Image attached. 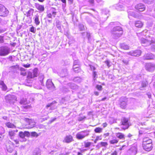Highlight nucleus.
<instances>
[{"label": "nucleus", "instance_id": "obj_1", "mask_svg": "<svg viewBox=\"0 0 155 155\" xmlns=\"http://www.w3.org/2000/svg\"><path fill=\"white\" fill-rule=\"evenodd\" d=\"M140 41L143 46H147L152 45V49L155 50V39L149 38H145L143 37L139 39Z\"/></svg>", "mask_w": 155, "mask_h": 155}, {"label": "nucleus", "instance_id": "obj_2", "mask_svg": "<svg viewBox=\"0 0 155 155\" xmlns=\"http://www.w3.org/2000/svg\"><path fill=\"white\" fill-rule=\"evenodd\" d=\"M123 33L122 28L120 27H114L111 31V36L114 39L120 37Z\"/></svg>", "mask_w": 155, "mask_h": 155}, {"label": "nucleus", "instance_id": "obj_3", "mask_svg": "<svg viewBox=\"0 0 155 155\" xmlns=\"http://www.w3.org/2000/svg\"><path fill=\"white\" fill-rule=\"evenodd\" d=\"M89 131L85 130L78 133L76 135V138L78 140H82L89 134Z\"/></svg>", "mask_w": 155, "mask_h": 155}, {"label": "nucleus", "instance_id": "obj_4", "mask_svg": "<svg viewBox=\"0 0 155 155\" xmlns=\"http://www.w3.org/2000/svg\"><path fill=\"white\" fill-rule=\"evenodd\" d=\"M30 135V133L28 131L20 132L19 133V135L20 137V141L22 142L26 141V139L25 138V137H29Z\"/></svg>", "mask_w": 155, "mask_h": 155}, {"label": "nucleus", "instance_id": "obj_5", "mask_svg": "<svg viewBox=\"0 0 155 155\" xmlns=\"http://www.w3.org/2000/svg\"><path fill=\"white\" fill-rule=\"evenodd\" d=\"M9 49L8 47L6 46L0 47V56H5L9 54Z\"/></svg>", "mask_w": 155, "mask_h": 155}, {"label": "nucleus", "instance_id": "obj_6", "mask_svg": "<svg viewBox=\"0 0 155 155\" xmlns=\"http://www.w3.org/2000/svg\"><path fill=\"white\" fill-rule=\"evenodd\" d=\"M9 13V11L2 4H0V16H7Z\"/></svg>", "mask_w": 155, "mask_h": 155}, {"label": "nucleus", "instance_id": "obj_7", "mask_svg": "<svg viewBox=\"0 0 155 155\" xmlns=\"http://www.w3.org/2000/svg\"><path fill=\"white\" fill-rule=\"evenodd\" d=\"M137 151V146L134 144L127 151V155H135Z\"/></svg>", "mask_w": 155, "mask_h": 155}, {"label": "nucleus", "instance_id": "obj_8", "mask_svg": "<svg viewBox=\"0 0 155 155\" xmlns=\"http://www.w3.org/2000/svg\"><path fill=\"white\" fill-rule=\"evenodd\" d=\"M5 99L7 102L12 104L16 101V98L14 95H9L5 97Z\"/></svg>", "mask_w": 155, "mask_h": 155}, {"label": "nucleus", "instance_id": "obj_9", "mask_svg": "<svg viewBox=\"0 0 155 155\" xmlns=\"http://www.w3.org/2000/svg\"><path fill=\"white\" fill-rule=\"evenodd\" d=\"M74 141L72 136L71 135H66L63 140V142L67 143H70Z\"/></svg>", "mask_w": 155, "mask_h": 155}, {"label": "nucleus", "instance_id": "obj_10", "mask_svg": "<svg viewBox=\"0 0 155 155\" xmlns=\"http://www.w3.org/2000/svg\"><path fill=\"white\" fill-rule=\"evenodd\" d=\"M15 144L10 141H8L6 144V147L7 150L9 153H11L14 149Z\"/></svg>", "mask_w": 155, "mask_h": 155}, {"label": "nucleus", "instance_id": "obj_11", "mask_svg": "<svg viewBox=\"0 0 155 155\" xmlns=\"http://www.w3.org/2000/svg\"><path fill=\"white\" fill-rule=\"evenodd\" d=\"M120 107L123 109L125 108L127 105V98L125 97H122L120 99Z\"/></svg>", "mask_w": 155, "mask_h": 155}, {"label": "nucleus", "instance_id": "obj_12", "mask_svg": "<svg viewBox=\"0 0 155 155\" xmlns=\"http://www.w3.org/2000/svg\"><path fill=\"white\" fill-rule=\"evenodd\" d=\"M46 85L47 87L51 90H54L55 88L54 84L52 82L51 79H49L46 82Z\"/></svg>", "mask_w": 155, "mask_h": 155}, {"label": "nucleus", "instance_id": "obj_13", "mask_svg": "<svg viewBox=\"0 0 155 155\" xmlns=\"http://www.w3.org/2000/svg\"><path fill=\"white\" fill-rule=\"evenodd\" d=\"M122 128L124 129H127L129 127L128 120L127 118H124L122 120Z\"/></svg>", "mask_w": 155, "mask_h": 155}, {"label": "nucleus", "instance_id": "obj_14", "mask_svg": "<svg viewBox=\"0 0 155 155\" xmlns=\"http://www.w3.org/2000/svg\"><path fill=\"white\" fill-rule=\"evenodd\" d=\"M141 52L140 50H136L134 51H132L129 53L128 54L132 56L138 57L140 56L141 54Z\"/></svg>", "mask_w": 155, "mask_h": 155}, {"label": "nucleus", "instance_id": "obj_15", "mask_svg": "<svg viewBox=\"0 0 155 155\" xmlns=\"http://www.w3.org/2000/svg\"><path fill=\"white\" fill-rule=\"evenodd\" d=\"M146 69L150 71H153L155 69V65L151 63H148L146 64Z\"/></svg>", "mask_w": 155, "mask_h": 155}, {"label": "nucleus", "instance_id": "obj_16", "mask_svg": "<svg viewBox=\"0 0 155 155\" xmlns=\"http://www.w3.org/2000/svg\"><path fill=\"white\" fill-rule=\"evenodd\" d=\"M144 150L147 151H150L152 148V143L142 144Z\"/></svg>", "mask_w": 155, "mask_h": 155}, {"label": "nucleus", "instance_id": "obj_17", "mask_svg": "<svg viewBox=\"0 0 155 155\" xmlns=\"http://www.w3.org/2000/svg\"><path fill=\"white\" fill-rule=\"evenodd\" d=\"M36 8L38 10V12L41 13L43 12L45 10L44 6L38 3H36L35 5Z\"/></svg>", "mask_w": 155, "mask_h": 155}, {"label": "nucleus", "instance_id": "obj_18", "mask_svg": "<svg viewBox=\"0 0 155 155\" xmlns=\"http://www.w3.org/2000/svg\"><path fill=\"white\" fill-rule=\"evenodd\" d=\"M135 8L139 11H143L145 9V6L142 4H139L135 6Z\"/></svg>", "mask_w": 155, "mask_h": 155}, {"label": "nucleus", "instance_id": "obj_19", "mask_svg": "<svg viewBox=\"0 0 155 155\" xmlns=\"http://www.w3.org/2000/svg\"><path fill=\"white\" fill-rule=\"evenodd\" d=\"M147 31V30H145L141 32L137 33V35L139 37V39L141 38L142 37L146 35V33Z\"/></svg>", "mask_w": 155, "mask_h": 155}, {"label": "nucleus", "instance_id": "obj_20", "mask_svg": "<svg viewBox=\"0 0 155 155\" xmlns=\"http://www.w3.org/2000/svg\"><path fill=\"white\" fill-rule=\"evenodd\" d=\"M18 131L17 130H13L9 131V135L11 139H12L14 138V137L15 134V133L17 132Z\"/></svg>", "mask_w": 155, "mask_h": 155}, {"label": "nucleus", "instance_id": "obj_21", "mask_svg": "<svg viewBox=\"0 0 155 155\" xmlns=\"http://www.w3.org/2000/svg\"><path fill=\"white\" fill-rule=\"evenodd\" d=\"M29 123V126L27 127L29 129H30L34 127L35 125V123L34 122H33L32 120L27 119V120Z\"/></svg>", "mask_w": 155, "mask_h": 155}, {"label": "nucleus", "instance_id": "obj_22", "mask_svg": "<svg viewBox=\"0 0 155 155\" xmlns=\"http://www.w3.org/2000/svg\"><path fill=\"white\" fill-rule=\"evenodd\" d=\"M152 143V140L148 137H144L143 139L142 144L149 143Z\"/></svg>", "mask_w": 155, "mask_h": 155}, {"label": "nucleus", "instance_id": "obj_23", "mask_svg": "<svg viewBox=\"0 0 155 155\" xmlns=\"http://www.w3.org/2000/svg\"><path fill=\"white\" fill-rule=\"evenodd\" d=\"M0 88L3 91H5L7 90V86L2 81H0Z\"/></svg>", "mask_w": 155, "mask_h": 155}, {"label": "nucleus", "instance_id": "obj_24", "mask_svg": "<svg viewBox=\"0 0 155 155\" xmlns=\"http://www.w3.org/2000/svg\"><path fill=\"white\" fill-rule=\"evenodd\" d=\"M116 137L120 139H124V135L122 133L118 132L115 134Z\"/></svg>", "mask_w": 155, "mask_h": 155}, {"label": "nucleus", "instance_id": "obj_25", "mask_svg": "<svg viewBox=\"0 0 155 155\" xmlns=\"http://www.w3.org/2000/svg\"><path fill=\"white\" fill-rule=\"evenodd\" d=\"M39 16L38 14L36 15L34 18L35 23L36 25H39L40 23V21L39 19Z\"/></svg>", "mask_w": 155, "mask_h": 155}, {"label": "nucleus", "instance_id": "obj_26", "mask_svg": "<svg viewBox=\"0 0 155 155\" xmlns=\"http://www.w3.org/2000/svg\"><path fill=\"white\" fill-rule=\"evenodd\" d=\"M67 70L65 69L61 72L59 74V75L61 77H64L67 75Z\"/></svg>", "mask_w": 155, "mask_h": 155}, {"label": "nucleus", "instance_id": "obj_27", "mask_svg": "<svg viewBox=\"0 0 155 155\" xmlns=\"http://www.w3.org/2000/svg\"><path fill=\"white\" fill-rule=\"evenodd\" d=\"M153 58V56L152 54H147L144 56V58L146 60L152 59Z\"/></svg>", "mask_w": 155, "mask_h": 155}, {"label": "nucleus", "instance_id": "obj_28", "mask_svg": "<svg viewBox=\"0 0 155 155\" xmlns=\"http://www.w3.org/2000/svg\"><path fill=\"white\" fill-rule=\"evenodd\" d=\"M84 147L86 148V149L88 148V150L89 149L90 147L92 145L93 143L90 142L85 141L84 142Z\"/></svg>", "mask_w": 155, "mask_h": 155}, {"label": "nucleus", "instance_id": "obj_29", "mask_svg": "<svg viewBox=\"0 0 155 155\" xmlns=\"http://www.w3.org/2000/svg\"><path fill=\"white\" fill-rule=\"evenodd\" d=\"M135 25L137 27L141 28L143 26V24L140 21H138L135 22Z\"/></svg>", "mask_w": 155, "mask_h": 155}, {"label": "nucleus", "instance_id": "obj_30", "mask_svg": "<svg viewBox=\"0 0 155 155\" xmlns=\"http://www.w3.org/2000/svg\"><path fill=\"white\" fill-rule=\"evenodd\" d=\"M6 125L8 128H15L16 127L15 125L10 122H7L5 123Z\"/></svg>", "mask_w": 155, "mask_h": 155}, {"label": "nucleus", "instance_id": "obj_31", "mask_svg": "<svg viewBox=\"0 0 155 155\" xmlns=\"http://www.w3.org/2000/svg\"><path fill=\"white\" fill-rule=\"evenodd\" d=\"M68 85L72 89H74L78 88V86L74 84L69 83Z\"/></svg>", "mask_w": 155, "mask_h": 155}, {"label": "nucleus", "instance_id": "obj_32", "mask_svg": "<svg viewBox=\"0 0 155 155\" xmlns=\"http://www.w3.org/2000/svg\"><path fill=\"white\" fill-rule=\"evenodd\" d=\"M147 82L146 81H144L142 82L141 86L142 87H140V89L141 90H143L144 89V88L146 87Z\"/></svg>", "mask_w": 155, "mask_h": 155}, {"label": "nucleus", "instance_id": "obj_33", "mask_svg": "<svg viewBox=\"0 0 155 155\" xmlns=\"http://www.w3.org/2000/svg\"><path fill=\"white\" fill-rule=\"evenodd\" d=\"M128 17L130 18V16H132L134 17H136V15L135 13L132 11H128Z\"/></svg>", "mask_w": 155, "mask_h": 155}, {"label": "nucleus", "instance_id": "obj_34", "mask_svg": "<svg viewBox=\"0 0 155 155\" xmlns=\"http://www.w3.org/2000/svg\"><path fill=\"white\" fill-rule=\"evenodd\" d=\"M116 9L118 11H122L124 10V7L120 5H118L116 6Z\"/></svg>", "mask_w": 155, "mask_h": 155}, {"label": "nucleus", "instance_id": "obj_35", "mask_svg": "<svg viewBox=\"0 0 155 155\" xmlns=\"http://www.w3.org/2000/svg\"><path fill=\"white\" fill-rule=\"evenodd\" d=\"M121 47L124 50H128L129 49V47L127 45L125 44H122L121 45Z\"/></svg>", "mask_w": 155, "mask_h": 155}, {"label": "nucleus", "instance_id": "obj_36", "mask_svg": "<svg viewBox=\"0 0 155 155\" xmlns=\"http://www.w3.org/2000/svg\"><path fill=\"white\" fill-rule=\"evenodd\" d=\"M98 144L101 147H106L107 146L108 143L106 142H101L98 143Z\"/></svg>", "mask_w": 155, "mask_h": 155}, {"label": "nucleus", "instance_id": "obj_37", "mask_svg": "<svg viewBox=\"0 0 155 155\" xmlns=\"http://www.w3.org/2000/svg\"><path fill=\"white\" fill-rule=\"evenodd\" d=\"M118 142V140L116 138L110 140V143L111 144H114L117 143Z\"/></svg>", "mask_w": 155, "mask_h": 155}, {"label": "nucleus", "instance_id": "obj_38", "mask_svg": "<svg viewBox=\"0 0 155 155\" xmlns=\"http://www.w3.org/2000/svg\"><path fill=\"white\" fill-rule=\"evenodd\" d=\"M103 129L100 127H97L94 129V131L96 133H100L102 132Z\"/></svg>", "mask_w": 155, "mask_h": 155}, {"label": "nucleus", "instance_id": "obj_39", "mask_svg": "<svg viewBox=\"0 0 155 155\" xmlns=\"http://www.w3.org/2000/svg\"><path fill=\"white\" fill-rule=\"evenodd\" d=\"M92 76L93 80L95 81L96 78H97V72L95 71H93L92 73Z\"/></svg>", "mask_w": 155, "mask_h": 155}, {"label": "nucleus", "instance_id": "obj_40", "mask_svg": "<svg viewBox=\"0 0 155 155\" xmlns=\"http://www.w3.org/2000/svg\"><path fill=\"white\" fill-rule=\"evenodd\" d=\"M29 30L31 32L34 33H35L36 31V28L34 27L33 26H32L30 28Z\"/></svg>", "mask_w": 155, "mask_h": 155}, {"label": "nucleus", "instance_id": "obj_41", "mask_svg": "<svg viewBox=\"0 0 155 155\" xmlns=\"http://www.w3.org/2000/svg\"><path fill=\"white\" fill-rule=\"evenodd\" d=\"M33 155H41V152L39 150H35L33 153Z\"/></svg>", "mask_w": 155, "mask_h": 155}, {"label": "nucleus", "instance_id": "obj_42", "mask_svg": "<svg viewBox=\"0 0 155 155\" xmlns=\"http://www.w3.org/2000/svg\"><path fill=\"white\" fill-rule=\"evenodd\" d=\"M143 2L148 4H151L153 2V0H143Z\"/></svg>", "mask_w": 155, "mask_h": 155}, {"label": "nucleus", "instance_id": "obj_43", "mask_svg": "<svg viewBox=\"0 0 155 155\" xmlns=\"http://www.w3.org/2000/svg\"><path fill=\"white\" fill-rule=\"evenodd\" d=\"M31 136L33 137H37L39 135L35 132H33L31 133Z\"/></svg>", "mask_w": 155, "mask_h": 155}, {"label": "nucleus", "instance_id": "obj_44", "mask_svg": "<svg viewBox=\"0 0 155 155\" xmlns=\"http://www.w3.org/2000/svg\"><path fill=\"white\" fill-rule=\"evenodd\" d=\"M33 13V10L32 9L29 10L27 13V16H30Z\"/></svg>", "mask_w": 155, "mask_h": 155}, {"label": "nucleus", "instance_id": "obj_45", "mask_svg": "<svg viewBox=\"0 0 155 155\" xmlns=\"http://www.w3.org/2000/svg\"><path fill=\"white\" fill-rule=\"evenodd\" d=\"M102 139V138L101 136H97L96 137V138L94 140V142L95 143H96V142L98 140H100Z\"/></svg>", "mask_w": 155, "mask_h": 155}, {"label": "nucleus", "instance_id": "obj_46", "mask_svg": "<svg viewBox=\"0 0 155 155\" xmlns=\"http://www.w3.org/2000/svg\"><path fill=\"white\" fill-rule=\"evenodd\" d=\"M96 88L99 91H101L102 90V87L101 85H97L96 86Z\"/></svg>", "mask_w": 155, "mask_h": 155}, {"label": "nucleus", "instance_id": "obj_47", "mask_svg": "<svg viewBox=\"0 0 155 155\" xmlns=\"http://www.w3.org/2000/svg\"><path fill=\"white\" fill-rule=\"evenodd\" d=\"M26 99H23L21 100L20 101V103L21 104H25L26 103Z\"/></svg>", "mask_w": 155, "mask_h": 155}, {"label": "nucleus", "instance_id": "obj_48", "mask_svg": "<svg viewBox=\"0 0 155 155\" xmlns=\"http://www.w3.org/2000/svg\"><path fill=\"white\" fill-rule=\"evenodd\" d=\"M37 69H35L33 71L34 77H36L37 75Z\"/></svg>", "mask_w": 155, "mask_h": 155}, {"label": "nucleus", "instance_id": "obj_49", "mask_svg": "<svg viewBox=\"0 0 155 155\" xmlns=\"http://www.w3.org/2000/svg\"><path fill=\"white\" fill-rule=\"evenodd\" d=\"M79 28L81 31L83 30L84 29V26L83 24H80L79 25Z\"/></svg>", "mask_w": 155, "mask_h": 155}, {"label": "nucleus", "instance_id": "obj_50", "mask_svg": "<svg viewBox=\"0 0 155 155\" xmlns=\"http://www.w3.org/2000/svg\"><path fill=\"white\" fill-rule=\"evenodd\" d=\"M86 118L85 116L81 117H78V120L79 121H82L83 120H84Z\"/></svg>", "mask_w": 155, "mask_h": 155}, {"label": "nucleus", "instance_id": "obj_51", "mask_svg": "<svg viewBox=\"0 0 155 155\" xmlns=\"http://www.w3.org/2000/svg\"><path fill=\"white\" fill-rule=\"evenodd\" d=\"M74 64L75 65L79 66L80 63L79 60H75L74 62Z\"/></svg>", "mask_w": 155, "mask_h": 155}, {"label": "nucleus", "instance_id": "obj_52", "mask_svg": "<svg viewBox=\"0 0 155 155\" xmlns=\"http://www.w3.org/2000/svg\"><path fill=\"white\" fill-rule=\"evenodd\" d=\"M89 66L90 67V69L93 71H94V70H95V68L93 65H89Z\"/></svg>", "mask_w": 155, "mask_h": 155}, {"label": "nucleus", "instance_id": "obj_53", "mask_svg": "<svg viewBox=\"0 0 155 155\" xmlns=\"http://www.w3.org/2000/svg\"><path fill=\"white\" fill-rule=\"evenodd\" d=\"M79 66L77 65H75L74 64L73 65V69L74 71H77L76 69H78Z\"/></svg>", "mask_w": 155, "mask_h": 155}, {"label": "nucleus", "instance_id": "obj_54", "mask_svg": "<svg viewBox=\"0 0 155 155\" xmlns=\"http://www.w3.org/2000/svg\"><path fill=\"white\" fill-rule=\"evenodd\" d=\"M4 42L3 37L0 36V44Z\"/></svg>", "mask_w": 155, "mask_h": 155}, {"label": "nucleus", "instance_id": "obj_55", "mask_svg": "<svg viewBox=\"0 0 155 155\" xmlns=\"http://www.w3.org/2000/svg\"><path fill=\"white\" fill-rule=\"evenodd\" d=\"M6 29L5 28H0V33L4 32L6 31Z\"/></svg>", "mask_w": 155, "mask_h": 155}, {"label": "nucleus", "instance_id": "obj_56", "mask_svg": "<svg viewBox=\"0 0 155 155\" xmlns=\"http://www.w3.org/2000/svg\"><path fill=\"white\" fill-rule=\"evenodd\" d=\"M74 81L79 82L81 81V79L79 77H77L74 79Z\"/></svg>", "mask_w": 155, "mask_h": 155}, {"label": "nucleus", "instance_id": "obj_57", "mask_svg": "<svg viewBox=\"0 0 155 155\" xmlns=\"http://www.w3.org/2000/svg\"><path fill=\"white\" fill-rule=\"evenodd\" d=\"M87 2H89L90 3L93 4L94 2V0H86Z\"/></svg>", "mask_w": 155, "mask_h": 155}, {"label": "nucleus", "instance_id": "obj_58", "mask_svg": "<svg viewBox=\"0 0 155 155\" xmlns=\"http://www.w3.org/2000/svg\"><path fill=\"white\" fill-rule=\"evenodd\" d=\"M23 66L25 68H28L30 67V64L28 63L26 64H24Z\"/></svg>", "mask_w": 155, "mask_h": 155}, {"label": "nucleus", "instance_id": "obj_59", "mask_svg": "<svg viewBox=\"0 0 155 155\" xmlns=\"http://www.w3.org/2000/svg\"><path fill=\"white\" fill-rule=\"evenodd\" d=\"M87 150H88V148L87 149H81V150H80V151L82 153H84V152L85 151Z\"/></svg>", "mask_w": 155, "mask_h": 155}, {"label": "nucleus", "instance_id": "obj_60", "mask_svg": "<svg viewBox=\"0 0 155 155\" xmlns=\"http://www.w3.org/2000/svg\"><path fill=\"white\" fill-rule=\"evenodd\" d=\"M56 119V118H51V120H50V121H49V124H51Z\"/></svg>", "mask_w": 155, "mask_h": 155}, {"label": "nucleus", "instance_id": "obj_61", "mask_svg": "<svg viewBox=\"0 0 155 155\" xmlns=\"http://www.w3.org/2000/svg\"><path fill=\"white\" fill-rule=\"evenodd\" d=\"M122 61L123 63L126 64H127L128 62V61L126 60H123Z\"/></svg>", "mask_w": 155, "mask_h": 155}, {"label": "nucleus", "instance_id": "obj_62", "mask_svg": "<svg viewBox=\"0 0 155 155\" xmlns=\"http://www.w3.org/2000/svg\"><path fill=\"white\" fill-rule=\"evenodd\" d=\"M126 147V145H123L121 147H120L119 148V150H122L124 149V148H125Z\"/></svg>", "mask_w": 155, "mask_h": 155}, {"label": "nucleus", "instance_id": "obj_63", "mask_svg": "<svg viewBox=\"0 0 155 155\" xmlns=\"http://www.w3.org/2000/svg\"><path fill=\"white\" fill-rule=\"evenodd\" d=\"M57 151V149H56L55 150H52L51 152H49V153L51 154H53V153Z\"/></svg>", "mask_w": 155, "mask_h": 155}, {"label": "nucleus", "instance_id": "obj_64", "mask_svg": "<svg viewBox=\"0 0 155 155\" xmlns=\"http://www.w3.org/2000/svg\"><path fill=\"white\" fill-rule=\"evenodd\" d=\"M117 153L116 151H114V152L111 153V155H117Z\"/></svg>", "mask_w": 155, "mask_h": 155}]
</instances>
